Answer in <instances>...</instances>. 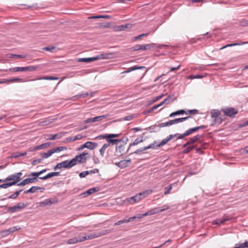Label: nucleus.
<instances>
[{
    "label": "nucleus",
    "instance_id": "1",
    "mask_svg": "<svg viewBox=\"0 0 248 248\" xmlns=\"http://www.w3.org/2000/svg\"><path fill=\"white\" fill-rule=\"evenodd\" d=\"M113 231V229L104 230L100 231H96L95 232L91 233L88 235L85 236L79 235L78 236V241L79 242L84 241L86 240L92 239L93 238H97L109 233Z\"/></svg>",
    "mask_w": 248,
    "mask_h": 248
},
{
    "label": "nucleus",
    "instance_id": "2",
    "mask_svg": "<svg viewBox=\"0 0 248 248\" xmlns=\"http://www.w3.org/2000/svg\"><path fill=\"white\" fill-rule=\"evenodd\" d=\"M6 181H7V183L0 185V188L5 189L10 186L16 185L20 181L17 178L16 173L10 175L7 177L6 178Z\"/></svg>",
    "mask_w": 248,
    "mask_h": 248
},
{
    "label": "nucleus",
    "instance_id": "3",
    "mask_svg": "<svg viewBox=\"0 0 248 248\" xmlns=\"http://www.w3.org/2000/svg\"><path fill=\"white\" fill-rule=\"evenodd\" d=\"M89 157V155L88 153H83L77 155L75 157L71 159L73 162V166L77 164V163H83L86 162L87 158Z\"/></svg>",
    "mask_w": 248,
    "mask_h": 248
},
{
    "label": "nucleus",
    "instance_id": "4",
    "mask_svg": "<svg viewBox=\"0 0 248 248\" xmlns=\"http://www.w3.org/2000/svg\"><path fill=\"white\" fill-rule=\"evenodd\" d=\"M108 54H101L98 55L95 57H91V58H79L78 60V62H90L93 61H95L99 59H107L108 57L107 56Z\"/></svg>",
    "mask_w": 248,
    "mask_h": 248
},
{
    "label": "nucleus",
    "instance_id": "5",
    "mask_svg": "<svg viewBox=\"0 0 248 248\" xmlns=\"http://www.w3.org/2000/svg\"><path fill=\"white\" fill-rule=\"evenodd\" d=\"M37 69V66H28L26 67H16L10 68L9 70H6V71L10 72H24V71H33Z\"/></svg>",
    "mask_w": 248,
    "mask_h": 248
},
{
    "label": "nucleus",
    "instance_id": "6",
    "mask_svg": "<svg viewBox=\"0 0 248 248\" xmlns=\"http://www.w3.org/2000/svg\"><path fill=\"white\" fill-rule=\"evenodd\" d=\"M27 206V203L20 202L13 206L9 207L7 210V212L10 213H13L16 212H19L24 209Z\"/></svg>",
    "mask_w": 248,
    "mask_h": 248
},
{
    "label": "nucleus",
    "instance_id": "7",
    "mask_svg": "<svg viewBox=\"0 0 248 248\" xmlns=\"http://www.w3.org/2000/svg\"><path fill=\"white\" fill-rule=\"evenodd\" d=\"M73 162L71 160L70 161L65 160L61 163H58L54 168V170L61 169L62 168L68 169L73 167Z\"/></svg>",
    "mask_w": 248,
    "mask_h": 248
},
{
    "label": "nucleus",
    "instance_id": "8",
    "mask_svg": "<svg viewBox=\"0 0 248 248\" xmlns=\"http://www.w3.org/2000/svg\"><path fill=\"white\" fill-rule=\"evenodd\" d=\"M221 111L225 115L230 117H234V115L238 113V110L233 108H222Z\"/></svg>",
    "mask_w": 248,
    "mask_h": 248
},
{
    "label": "nucleus",
    "instance_id": "9",
    "mask_svg": "<svg viewBox=\"0 0 248 248\" xmlns=\"http://www.w3.org/2000/svg\"><path fill=\"white\" fill-rule=\"evenodd\" d=\"M162 46H157L156 44L154 43L140 45V50H148L154 49L156 47L161 48Z\"/></svg>",
    "mask_w": 248,
    "mask_h": 248
},
{
    "label": "nucleus",
    "instance_id": "10",
    "mask_svg": "<svg viewBox=\"0 0 248 248\" xmlns=\"http://www.w3.org/2000/svg\"><path fill=\"white\" fill-rule=\"evenodd\" d=\"M108 116V114L107 115H100L96 116L93 118H88L85 120L84 121V124H88V123H94L96 122L101 121L104 119L107 118Z\"/></svg>",
    "mask_w": 248,
    "mask_h": 248
},
{
    "label": "nucleus",
    "instance_id": "11",
    "mask_svg": "<svg viewBox=\"0 0 248 248\" xmlns=\"http://www.w3.org/2000/svg\"><path fill=\"white\" fill-rule=\"evenodd\" d=\"M20 229V228L18 226H14L8 229L5 230L0 232V234L3 237H5L9 234L15 232L16 231H18Z\"/></svg>",
    "mask_w": 248,
    "mask_h": 248
},
{
    "label": "nucleus",
    "instance_id": "12",
    "mask_svg": "<svg viewBox=\"0 0 248 248\" xmlns=\"http://www.w3.org/2000/svg\"><path fill=\"white\" fill-rule=\"evenodd\" d=\"M196 127L191 128L188 129L186 131V132L183 134H179L177 138V139H182L184 137L188 136L190 135H191L192 133L198 131Z\"/></svg>",
    "mask_w": 248,
    "mask_h": 248
},
{
    "label": "nucleus",
    "instance_id": "13",
    "mask_svg": "<svg viewBox=\"0 0 248 248\" xmlns=\"http://www.w3.org/2000/svg\"><path fill=\"white\" fill-rule=\"evenodd\" d=\"M179 135V134L177 133L174 135H170L167 137L166 139L163 140L160 143L156 145L157 148L162 147V146L166 144L169 141L172 140L174 137H177Z\"/></svg>",
    "mask_w": 248,
    "mask_h": 248
},
{
    "label": "nucleus",
    "instance_id": "14",
    "mask_svg": "<svg viewBox=\"0 0 248 248\" xmlns=\"http://www.w3.org/2000/svg\"><path fill=\"white\" fill-rule=\"evenodd\" d=\"M62 136V133H58L54 135L49 134L45 135V139L47 140H54L57 139H60Z\"/></svg>",
    "mask_w": 248,
    "mask_h": 248
},
{
    "label": "nucleus",
    "instance_id": "15",
    "mask_svg": "<svg viewBox=\"0 0 248 248\" xmlns=\"http://www.w3.org/2000/svg\"><path fill=\"white\" fill-rule=\"evenodd\" d=\"M41 190V192H44L45 190V188L43 187H39V186H33L31 187L28 190L25 191L24 193L25 194H28V193H33L37 191V190Z\"/></svg>",
    "mask_w": 248,
    "mask_h": 248
},
{
    "label": "nucleus",
    "instance_id": "16",
    "mask_svg": "<svg viewBox=\"0 0 248 248\" xmlns=\"http://www.w3.org/2000/svg\"><path fill=\"white\" fill-rule=\"evenodd\" d=\"M231 218L227 216H224L222 218L217 219L213 222V225H220L224 223L226 221L231 220Z\"/></svg>",
    "mask_w": 248,
    "mask_h": 248
},
{
    "label": "nucleus",
    "instance_id": "17",
    "mask_svg": "<svg viewBox=\"0 0 248 248\" xmlns=\"http://www.w3.org/2000/svg\"><path fill=\"white\" fill-rule=\"evenodd\" d=\"M100 188L99 187H93L89 189L86 192H83L82 194L84 195V197H86L91 195L95 192H98Z\"/></svg>",
    "mask_w": 248,
    "mask_h": 248
},
{
    "label": "nucleus",
    "instance_id": "18",
    "mask_svg": "<svg viewBox=\"0 0 248 248\" xmlns=\"http://www.w3.org/2000/svg\"><path fill=\"white\" fill-rule=\"evenodd\" d=\"M151 192L152 191L145 190L139 193L136 195V196H138V199H139L140 202V201H141V200L148 196L151 193Z\"/></svg>",
    "mask_w": 248,
    "mask_h": 248
},
{
    "label": "nucleus",
    "instance_id": "19",
    "mask_svg": "<svg viewBox=\"0 0 248 248\" xmlns=\"http://www.w3.org/2000/svg\"><path fill=\"white\" fill-rule=\"evenodd\" d=\"M138 196L135 195L130 198H126L125 200V202H127L129 204H133L137 202H139V199H138Z\"/></svg>",
    "mask_w": 248,
    "mask_h": 248
},
{
    "label": "nucleus",
    "instance_id": "20",
    "mask_svg": "<svg viewBox=\"0 0 248 248\" xmlns=\"http://www.w3.org/2000/svg\"><path fill=\"white\" fill-rule=\"evenodd\" d=\"M86 148L90 150H93L96 148L98 146V144L96 142L92 141H87L86 142Z\"/></svg>",
    "mask_w": 248,
    "mask_h": 248
},
{
    "label": "nucleus",
    "instance_id": "21",
    "mask_svg": "<svg viewBox=\"0 0 248 248\" xmlns=\"http://www.w3.org/2000/svg\"><path fill=\"white\" fill-rule=\"evenodd\" d=\"M248 248V240H246L244 243H239L235 244L233 248Z\"/></svg>",
    "mask_w": 248,
    "mask_h": 248
},
{
    "label": "nucleus",
    "instance_id": "22",
    "mask_svg": "<svg viewBox=\"0 0 248 248\" xmlns=\"http://www.w3.org/2000/svg\"><path fill=\"white\" fill-rule=\"evenodd\" d=\"M143 141V137H141L140 138H137L132 143H131L130 144H129V148H128L127 149V152L129 150V149L130 148V147L131 146H135V145H136L137 144H138L139 143H141V142H142Z\"/></svg>",
    "mask_w": 248,
    "mask_h": 248
},
{
    "label": "nucleus",
    "instance_id": "23",
    "mask_svg": "<svg viewBox=\"0 0 248 248\" xmlns=\"http://www.w3.org/2000/svg\"><path fill=\"white\" fill-rule=\"evenodd\" d=\"M145 66H139L137 65L133 66L132 67H130L128 70L124 71L123 72H122V73H127L136 70H140V69H145Z\"/></svg>",
    "mask_w": 248,
    "mask_h": 248
},
{
    "label": "nucleus",
    "instance_id": "24",
    "mask_svg": "<svg viewBox=\"0 0 248 248\" xmlns=\"http://www.w3.org/2000/svg\"><path fill=\"white\" fill-rule=\"evenodd\" d=\"M51 145V143L49 142H46L43 143L39 145H37L35 146V149H37V150L45 149L48 148Z\"/></svg>",
    "mask_w": 248,
    "mask_h": 248
},
{
    "label": "nucleus",
    "instance_id": "25",
    "mask_svg": "<svg viewBox=\"0 0 248 248\" xmlns=\"http://www.w3.org/2000/svg\"><path fill=\"white\" fill-rule=\"evenodd\" d=\"M191 117L190 116H187V117H183V118H177V119H175L174 120H172L171 121H172V124H178L179 123L183 122L184 121L187 120L188 119H189V118H191Z\"/></svg>",
    "mask_w": 248,
    "mask_h": 248
},
{
    "label": "nucleus",
    "instance_id": "26",
    "mask_svg": "<svg viewBox=\"0 0 248 248\" xmlns=\"http://www.w3.org/2000/svg\"><path fill=\"white\" fill-rule=\"evenodd\" d=\"M202 137L201 135H197L189 139L188 141L190 145L194 144L195 142L200 141V138Z\"/></svg>",
    "mask_w": 248,
    "mask_h": 248
},
{
    "label": "nucleus",
    "instance_id": "27",
    "mask_svg": "<svg viewBox=\"0 0 248 248\" xmlns=\"http://www.w3.org/2000/svg\"><path fill=\"white\" fill-rule=\"evenodd\" d=\"M54 201H52L51 199H46L42 202H40V205L41 206H46V205H48V206H50L51 205L52 203H54Z\"/></svg>",
    "mask_w": 248,
    "mask_h": 248
},
{
    "label": "nucleus",
    "instance_id": "28",
    "mask_svg": "<svg viewBox=\"0 0 248 248\" xmlns=\"http://www.w3.org/2000/svg\"><path fill=\"white\" fill-rule=\"evenodd\" d=\"M116 151L119 153L120 155H122L124 153V145H120L116 146Z\"/></svg>",
    "mask_w": 248,
    "mask_h": 248
},
{
    "label": "nucleus",
    "instance_id": "29",
    "mask_svg": "<svg viewBox=\"0 0 248 248\" xmlns=\"http://www.w3.org/2000/svg\"><path fill=\"white\" fill-rule=\"evenodd\" d=\"M185 113L186 111L184 109L178 110L170 114L169 117H173L178 115L183 114Z\"/></svg>",
    "mask_w": 248,
    "mask_h": 248
},
{
    "label": "nucleus",
    "instance_id": "30",
    "mask_svg": "<svg viewBox=\"0 0 248 248\" xmlns=\"http://www.w3.org/2000/svg\"><path fill=\"white\" fill-rule=\"evenodd\" d=\"M247 43H248V42H241L238 43L229 44H228V45L223 46L222 47H221L220 48V49H222L226 48L227 47H230V46H237V45H242L247 44Z\"/></svg>",
    "mask_w": 248,
    "mask_h": 248
},
{
    "label": "nucleus",
    "instance_id": "31",
    "mask_svg": "<svg viewBox=\"0 0 248 248\" xmlns=\"http://www.w3.org/2000/svg\"><path fill=\"white\" fill-rule=\"evenodd\" d=\"M196 147V144L189 145L187 148H186L184 151L183 153L184 154H188L192 150L195 149Z\"/></svg>",
    "mask_w": 248,
    "mask_h": 248
},
{
    "label": "nucleus",
    "instance_id": "32",
    "mask_svg": "<svg viewBox=\"0 0 248 248\" xmlns=\"http://www.w3.org/2000/svg\"><path fill=\"white\" fill-rule=\"evenodd\" d=\"M42 49L43 50L48 51H50L51 52H56L58 50V49H57L56 47L54 46H46V47H43Z\"/></svg>",
    "mask_w": 248,
    "mask_h": 248
},
{
    "label": "nucleus",
    "instance_id": "33",
    "mask_svg": "<svg viewBox=\"0 0 248 248\" xmlns=\"http://www.w3.org/2000/svg\"><path fill=\"white\" fill-rule=\"evenodd\" d=\"M210 113L211 117L214 118L219 117L221 114L220 112L218 110H212Z\"/></svg>",
    "mask_w": 248,
    "mask_h": 248
},
{
    "label": "nucleus",
    "instance_id": "34",
    "mask_svg": "<svg viewBox=\"0 0 248 248\" xmlns=\"http://www.w3.org/2000/svg\"><path fill=\"white\" fill-rule=\"evenodd\" d=\"M64 149H66V148L65 147H63V146H59V147H57L56 148H54L51 149V151L52 154H54L55 153L62 151L64 150Z\"/></svg>",
    "mask_w": 248,
    "mask_h": 248
},
{
    "label": "nucleus",
    "instance_id": "35",
    "mask_svg": "<svg viewBox=\"0 0 248 248\" xmlns=\"http://www.w3.org/2000/svg\"><path fill=\"white\" fill-rule=\"evenodd\" d=\"M130 27H131L130 24L122 25L117 27V30L119 31H125Z\"/></svg>",
    "mask_w": 248,
    "mask_h": 248
},
{
    "label": "nucleus",
    "instance_id": "36",
    "mask_svg": "<svg viewBox=\"0 0 248 248\" xmlns=\"http://www.w3.org/2000/svg\"><path fill=\"white\" fill-rule=\"evenodd\" d=\"M122 140H119V139H113L111 138H109L108 139H107V142L110 144H115L118 142H121Z\"/></svg>",
    "mask_w": 248,
    "mask_h": 248
},
{
    "label": "nucleus",
    "instance_id": "37",
    "mask_svg": "<svg viewBox=\"0 0 248 248\" xmlns=\"http://www.w3.org/2000/svg\"><path fill=\"white\" fill-rule=\"evenodd\" d=\"M172 124H172L171 120H170L166 123H163L159 124L157 125V126H158L159 127H165V126H169Z\"/></svg>",
    "mask_w": 248,
    "mask_h": 248
},
{
    "label": "nucleus",
    "instance_id": "38",
    "mask_svg": "<svg viewBox=\"0 0 248 248\" xmlns=\"http://www.w3.org/2000/svg\"><path fill=\"white\" fill-rule=\"evenodd\" d=\"M52 154H53L51 150H49L47 151V153H41L40 155H41L42 158H46L51 156Z\"/></svg>",
    "mask_w": 248,
    "mask_h": 248
},
{
    "label": "nucleus",
    "instance_id": "39",
    "mask_svg": "<svg viewBox=\"0 0 248 248\" xmlns=\"http://www.w3.org/2000/svg\"><path fill=\"white\" fill-rule=\"evenodd\" d=\"M27 54H24V55H19V54H11V56L9 58H21V59H24L27 58Z\"/></svg>",
    "mask_w": 248,
    "mask_h": 248
},
{
    "label": "nucleus",
    "instance_id": "40",
    "mask_svg": "<svg viewBox=\"0 0 248 248\" xmlns=\"http://www.w3.org/2000/svg\"><path fill=\"white\" fill-rule=\"evenodd\" d=\"M149 32L146 33H143V34H140L138 36H135L132 39V40L133 41H136L138 40H140L143 37L147 36L149 35Z\"/></svg>",
    "mask_w": 248,
    "mask_h": 248
},
{
    "label": "nucleus",
    "instance_id": "41",
    "mask_svg": "<svg viewBox=\"0 0 248 248\" xmlns=\"http://www.w3.org/2000/svg\"><path fill=\"white\" fill-rule=\"evenodd\" d=\"M78 242H79L78 241V236L71 238L67 241V243L69 244H74Z\"/></svg>",
    "mask_w": 248,
    "mask_h": 248
},
{
    "label": "nucleus",
    "instance_id": "42",
    "mask_svg": "<svg viewBox=\"0 0 248 248\" xmlns=\"http://www.w3.org/2000/svg\"><path fill=\"white\" fill-rule=\"evenodd\" d=\"M26 155H27V152H24L23 153L16 152L13 155V157L16 158L20 156H25Z\"/></svg>",
    "mask_w": 248,
    "mask_h": 248
},
{
    "label": "nucleus",
    "instance_id": "43",
    "mask_svg": "<svg viewBox=\"0 0 248 248\" xmlns=\"http://www.w3.org/2000/svg\"><path fill=\"white\" fill-rule=\"evenodd\" d=\"M127 162H130V160H123L118 162L119 167L121 168H124L127 166Z\"/></svg>",
    "mask_w": 248,
    "mask_h": 248
},
{
    "label": "nucleus",
    "instance_id": "44",
    "mask_svg": "<svg viewBox=\"0 0 248 248\" xmlns=\"http://www.w3.org/2000/svg\"><path fill=\"white\" fill-rule=\"evenodd\" d=\"M171 99V97L170 95H169L166 99H165L163 101H162L161 103L157 105L158 106V108L163 105H164L165 103L166 104H169L170 102L169 101Z\"/></svg>",
    "mask_w": 248,
    "mask_h": 248
},
{
    "label": "nucleus",
    "instance_id": "45",
    "mask_svg": "<svg viewBox=\"0 0 248 248\" xmlns=\"http://www.w3.org/2000/svg\"><path fill=\"white\" fill-rule=\"evenodd\" d=\"M4 80H7V83L11 82H23V80L22 78H11L9 79H4Z\"/></svg>",
    "mask_w": 248,
    "mask_h": 248
},
{
    "label": "nucleus",
    "instance_id": "46",
    "mask_svg": "<svg viewBox=\"0 0 248 248\" xmlns=\"http://www.w3.org/2000/svg\"><path fill=\"white\" fill-rule=\"evenodd\" d=\"M83 137L80 134H78L77 136L71 137L69 138L70 141H74L76 140H79L82 139Z\"/></svg>",
    "mask_w": 248,
    "mask_h": 248
},
{
    "label": "nucleus",
    "instance_id": "47",
    "mask_svg": "<svg viewBox=\"0 0 248 248\" xmlns=\"http://www.w3.org/2000/svg\"><path fill=\"white\" fill-rule=\"evenodd\" d=\"M109 138V134H103L100 135L95 138V140H101V139H106L107 141V139Z\"/></svg>",
    "mask_w": 248,
    "mask_h": 248
},
{
    "label": "nucleus",
    "instance_id": "48",
    "mask_svg": "<svg viewBox=\"0 0 248 248\" xmlns=\"http://www.w3.org/2000/svg\"><path fill=\"white\" fill-rule=\"evenodd\" d=\"M172 185H174V184L170 185L168 186L165 187L164 191L165 195H167L170 193L171 190L172 188Z\"/></svg>",
    "mask_w": 248,
    "mask_h": 248
},
{
    "label": "nucleus",
    "instance_id": "49",
    "mask_svg": "<svg viewBox=\"0 0 248 248\" xmlns=\"http://www.w3.org/2000/svg\"><path fill=\"white\" fill-rule=\"evenodd\" d=\"M151 210L152 213V214L154 215V214H156V213H159V212L164 211L165 209H160L159 207H157V208H153V209H151Z\"/></svg>",
    "mask_w": 248,
    "mask_h": 248
},
{
    "label": "nucleus",
    "instance_id": "50",
    "mask_svg": "<svg viewBox=\"0 0 248 248\" xmlns=\"http://www.w3.org/2000/svg\"><path fill=\"white\" fill-rule=\"evenodd\" d=\"M53 177H54V176H53V172H50V173H48L47 175H46L45 176L39 177V179H40L41 180H45L47 179L52 178Z\"/></svg>",
    "mask_w": 248,
    "mask_h": 248
},
{
    "label": "nucleus",
    "instance_id": "51",
    "mask_svg": "<svg viewBox=\"0 0 248 248\" xmlns=\"http://www.w3.org/2000/svg\"><path fill=\"white\" fill-rule=\"evenodd\" d=\"M26 185L29 183H32L36 181L35 178H28L23 180Z\"/></svg>",
    "mask_w": 248,
    "mask_h": 248
},
{
    "label": "nucleus",
    "instance_id": "52",
    "mask_svg": "<svg viewBox=\"0 0 248 248\" xmlns=\"http://www.w3.org/2000/svg\"><path fill=\"white\" fill-rule=\"evenodd\" d=\"M58 78L53 76H47L44 77L43 78H38L37 79H45V80H56L58 79Z\"/></svg>",
    "mask_w": 248,
    "mask_h": 248
},
{
    "label": "nucleus",
    "instance_id": "53",
    "mask_svg": "<svg viewBox=\"0 0 248 248\" xmlns=\"http://www.w3.org/2000/svg\"><path fill=\"white\" fill-rule=\"evenodd\" d=\"M214 123L215 124H221L222 122L223 121V119L220 116L214 118Z\"/></svg>",
    "mask_w": 248,
    "mask_h": 248
},
{
    "label": "nucleus",
    "instance_id": "54",
    "mask_svg": "<svg viewBox=\"0 0 248 248\" xmlns=\"http://www.w3.org/2000/svg\"><path fill=\"white\" fill-rule=\"evenodd\" d=\"M40 175V172H31L29 176H33V178H36V181H37V177Z\"/></svg>",
    "mask_w": 248,
    "mask_h": 248
},
{
    "label": "nucleus",
    "instance_id": "55",
    "mask_svg": "<svg viewBox=\"0 0 248 248\" xmlns=\"http://www.w3.org/2000/svg\"><path fill=\"white\" fill-rule=\"evenodd\" d=\"M146 148L145 147H142V148H140L139 149H137L136 151H134V152L131 153V154H140L141 152H142V151H145L146 150Z\"/></svg>",
    "mask_w": 248,
    "mask_h": 248
},
{
    "label": "nucleus",
    "instance_id": "56",
    "mask_svg": "<svg viewBox=\"0 0 248 248\" xmlns=\"http://www.w3.org/2000/svg\"><path fill=\"white\" fill-rule=\"evenodd\" d=\"M240 25L242 27L248 26V20L243 19L240 22Z\"/></svg>",
    "mask_w": 248,
    "mask_h": 248
},
{
    "label": "nucleus",
    "instance_id": "57",
    "mask_svg": "<svg viewBox=\"0 0 248 248\" xmlns=\"http://www.w3.org/2000/svg\"><path fill=\"white\" fill-rule=\"evenodd\" d=\"M132 220V218H128V219H122V220H120L119 221H118V223L119 225H121L123 223H128L129 222H131Z\"/></svg>",
    "mask_w": 248,
    "mask_h": 248
},
{
    "label": "nucleus",
    "instance_id": "58",
    "mask_svg": "<svg viewBox=\"0 0 248 248\" xmlns=\"http://www.w3.org/2000/svg\"><path fill=\"white\" fill-rule=\"evenodd\" d=\"M186 114H196L198 113V110L197 109H191V110H188L187 112H186L185 113Z\"/></svg>",
    "mask_w": 248,
    "mask_h": 248
},
{
    "label": "nucleus",
    "instance_id": "59",
    "mask_svg": "<svg viewBox=\"0 0 248 248\" xmlns=\"http://www.w3.org/2000/svg\"><path fill=\"white\" fill-rule=\"evenodd\" d=\"M143 217H144L143 214H138L137 216L132 217H130L129 218H132V220L131 221H133L136 218L140 219Z\"/></svg>",
    "mask_w": 248,
    "mask_h": 248
},
{
    "label": "nucleus",
    "instance_id": "60",
    "mask_svg": "<svg viewBox=\"0 0 248 248\" xmlns=\"http://www.w3.org/2000/svg\"><path fill=\"white\" fill-rule=\"evenodd\" d=\"M89 174L88 170L80 172L79 174V176L80 178H84Z\"/></svg>",
    "mask_w": 248,
    "mask_h": 248
},
{
    "label": "nucleus",
    "instance_id": "61",
    "mask_svg": "<svg viewBox=\"0 0 248 248\" xmlns=\"http://www.w3.org/2000/svg\"><path fill=\"white\" fill-rule=\"evenodd\" d=\"M42 158H39V159L33 160L31 162V164L33 166H34L37 164H39V163L41 162V161H42Z\"/></svg>",
    "mask_w": 248,
    "mask_h": 248
},
{
    "label": "nucleus",
    "instance_id": "62",
    "mask_svg": "<svg viewBox=\"0 0 248 248\" xmlns=\"http://www.w3.org/2000/svg\"><path fill=\"white\" fill-rule=\"evenodd\" d=\"M132 51L140 50V45H136L131 48Z\"/></svg>",
    "mask_w": 248,
    "mask_h": 248
},
{
    "label": "nucleus",
    "instance_id": "63",
    "mask_svg": "<svg viewBox=\"0 0 248 248\" xmlns=\"http://www.w3.org/2000/svg\"><path fill=\"white\" fill-rule=\"evenodd\" d=\"M199 143L201 144V148L202 149H206L208 146V143L205 142L202 143L201 140L199 141Z\"/></svg>",
    "mask_w": 248,
    "mask_h": 248
},
{
    "label": "nucleus",
    "instance_id": "64",
    "mask_svg": "<svg viewBox=\"0 0 248 248\" xmlns=\"http://www.w3.org/2000/svg\"><path fill=\"white\" fill-rule=\"evenodd\" d=\"M195 149H196V151L197 153H199L200 154H203V152L202 150V148L201 147H198V144H196V147Z\"/></svg>",
    "mask_w": 248,
    "mask_h": 248
}]
</instances>
